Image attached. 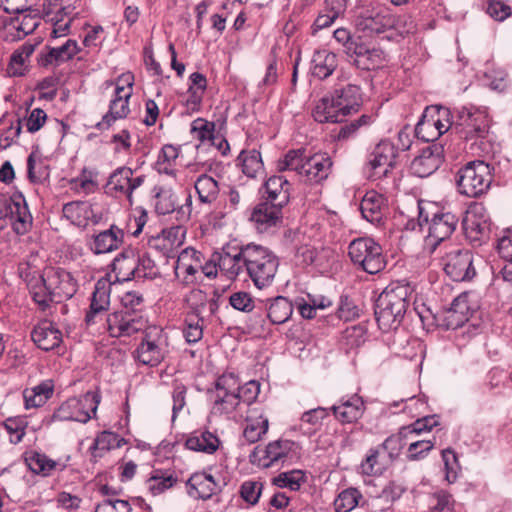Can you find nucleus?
<instances>
[{
    "instance_id": "58836bf2",
    "label": "nucleus",
    "mask_w": 512,
    "mask_h": 512,
    "mask_svg": "<svg viewBox=\"0 0 512 512\" xmlns=\"http://www.w3.org/2000/svg\"><path fill=\"white\" fill-rule=\"evenodd\" d=\"M267 317L272 324L287 322L293 313L292 303L283 296H277L266 301Z\"/></svg>"
},
{
    "instance_id": "603ef678",
    "label": "nucleus",
    "mask_w": 512,
    "mask_h": 512,
    "mask_svg": "<svg viewBox=\"0 0 512 512\" xmlns=\"http://www.w3.org/2000/svg\"><path fill=\"white\" fill-rule=\"evenodd\" d=\"M185 301L190 309L187 316H194L195 318L203 317L208 304L207 294L200 289L191 290L185 298Z\"/></svg>"
},
{
    "instance_id": "37998d69",
    "label": "nucleus",
    "mask_w": 512,
    "mask_h": 512,
    "mask_svg": "<svg viewBox=\"0 0 512 512\" xmlns=\"http://www.w3.org/2000/svg\"><path fill=\"white\" fill-rule=\"evenodd\" d=\"M200 202L211 204L216 201L220 188L217 180L207 174L200 175L194 183Z\"/></svg>"
},
{
    "instance_id": "13d9d810",
    "label": "nucleus",
    "mask_w": 512,
    "mask_h": 512,
    "mask_svg": "<svg viewBox=\"0 0 512 512\" xmlns=\"http://www.w3.org/2000/svg\"><path fill=\"white\" fill-rule=\"evenodd\" d=\"M204 317L195 318L187 316L185 320V328L183 330L184 337L188 343H196L203 337Z\"/></svg>"
},
{
    "instance_id": "b1692460",
    "label": "nucleus",
    "mask_w": 512,
    "mask_h": 512,
    "mask_svg": "<svg viewBox=\"0 0 512 512\" xmlns=\"http://www.w3.org/2000/svg\"><path fill=\"white\" fill-rule=\"evenodd\" d=\"M110 293L111 283L109 281L100 279L96 282L89 310L85 316V322L88 326L102 320L110 306Z\"/></svg>"
},
{
    "instance_id": "dca6fc26",
    "label": "nucleus",
    "mask_w": 512,
    "mask_h": 512,
    "mask_svg": "<svg viewBox=\"0 0 512 512\" xmlns=\"http://www.w3.org/2000/svg\"><path fill=\"white\" fill-rule=\"evenodd\" d=\"M107 331L111 337L131 336L147 326L144 315L129 314L126 310L110 313L106 317Z\"/></svg>"
},
{
    "instance_id": "69168bd1",
    "label": "nucleus",
    "mask_w": 512,
    "mask_h": 512,
    "mask_svg": "<svg viewBox=\"0 0 512 512\" xmlns=\"http://www.w3.org/2000/svg\"><path fill=\"white\" fill-rule=\"evenodd\" d=\"M303 481L304 474L300 470L281 473L274 478L275 485L278 487H289L291 490H298Z\"/></svg>"
},
{
    "instance_id": "774afa93",
    "label": "nucleus",
    "mask_w": 512,
    "mask_h": 512,
    "mask_svg": "<svg viewBox=\"0 0 512 512\" xmlns=\"http://www.w3.org/2000/svg\"><path fill=\"white\" fill-rule=\"evenodd\" d=\"M263 484L258 481H245L240 488V494L244 501L255 505L262 493Z\"/></svg>"
},
{
    "instance_id": "473e14b6",
    "label": "nucleus",
    "mask_w": 512,
    "mask_h": 512,
    "mask_svg": "<svg viewBox=\"0 0 512 512\" xmlns=\"http://www.w3.org/2000/svg\"><path fill=\"white\" fill-rule=\"evenodd\" d=\"M266 201L276 206L284 207L290 200L291 183L281 175H274L268 178L264 184Z\"/></svg>"
},
{
    "instance_id": "4d7b16f0",
    "label": "nucleus",
    "mask_w": 512,
    "mask_h": 512,
    "mask_svg": "<svg viewBox=\"0 0 512 512\" xmlns=\"http://www.w3.org/2000/svg\"><path fill=\"white\" fill-rule=\"evenodd\" d=\"M27 424L26 419L22 416L10 417L3 422V427L8 433L11 443L17 444L22 441Z\"/></svg>"
},
{
    "instance_id": "a18cd8bd",
    "label": "nucleus",
    "mask_w": 512,
    "mask_h": 512,
    "mask_svg": "<svg viewBox=\"0 0 512 512\" xmlns=\"http://www.w3.org/2000/svg\"><path fill=\"white\" fill-rule=\"evenodd\" d=\"M242 172L249 178H255L263 173L261 153L256 149L242 150L238 156Z\"/></svg>"
},
{
    "instance_id": "79ce46f5",
    "label": "nucleus",
    "mask_w": 512,
    "mask_h": 512,
    "mask_svg": "<svg viewBox=\"0 0 512 512\" xmlns=\"http://www.w3.org/2000/svg\"><path fill=\"white\" fill-rule=\"evenodd\" d=\"M337 67L336 54L321 50L314 53L312 58V74L319 78L325 79L329 77Z\"/></svg>"
},
{
    "instance_id": "9b49d317",
    "label": "nucleus",
    "mask_w": 512,
    "mask_h": 512,
    "mask_svg": "<svg viewBox=\"0 0 512 512\" xmlns=\"http://www.w3.org/2000/svg\"><path fill=\"white\" fill-rule=\"evenodd\" d=\"M167 336L160 327L149 326L144 329V337L135 350V358L151 367L160 364L167 354Z\"/></svg>"
},
{
    "instance_id": "39448f33",
    "label": "nucleus",
    "mask_w": 512,
    "mask_h": 512,
    "mask_svg": "<svg viewBox=\"0 0 512 512\" xmlns=\"http://www.w3.org/2000/svg\"><path fill=\"white\" fill-rule=\"evenodd\" d=\"M243 257L246 271L257 288L272 284L279 266V260L272 251L260 245L248 244Z\"/></svg>"
},
{
    "instance_id": "6ab92c4d",
    "label": "nucleus",
    "mask_w": 512,
    "mask_h": 512,
    "mask_svg": "<svg viewBox=\"0 0 512 512\" xmlns=\"http://www.w3.org/2000/svg\"><path fill=\"white\" fill-rule=\"evenodd\" d=\"M145 175H135L134 171L126 166L117 168L109 177L107 187L110 191L126 196L130 204L133 203V193L145 182Z\"/></svg>"
},
{
    "instance_id": "e2e57ef3",
    "label": "nucleus",
    "mask_w": 512,
    "mask_h": 512,
    "mask_svg": "<svg viewBox=\"0 0 512 512\" xmlns=\"http://www.w3.org/2000/svg\"><path fill=\"white\" fill-rule=\"evenodd\" d=\"M28 177L32 182H39L46 177V167L39 155L31 152L27 159Z\"/></svg>"
},
{
    "instance_id": "423d86ee",
    "label": "nucleus",
    "mask_w": 512,
    "mask_h": 512,
    "mask_svg": "<svg viewBox=\"0 0 512 512\" xmlns=\"http://www.w3.org/2000/svg\"><path fill=\"white\" fill-rule=\"evenodd\" d=\"M454 127L461 138L469 140L486 139L490 130V118L485 109L463 106L455 110Z\"/></svg>"
},
{
    "instance_id": "ea45409f",
    "label": "nucleus",
    "mask_w": 512,
    "mask_h": 512,
    "mask_svg": "<svg viewBox=\"0 0 512 512\" xmlns=\"http://www.w3.org/2000/svg\"><path fill=\"white\" fill-rule=\"evenodd\" d=\"M178 481L171 470L155 469L146 481V487L153 496H157L172 488Z\"/></svg>"
},
{
    "instance_id": "f3484780",
    "label": "nucleus",
    "mask_w": 512,
    "mask_h": 512,
    "mask_svg": "<svg viewBox=\"0 0 512 512\" xmlns=\"http://www.w3.org/2000/svg\"><path fill=\"white\" fill-rule=\"evenodd\" d=\"M445 273L453 281H466L472 279L476 272L473 266V254L466 249H455L448 252L443 258Z\"/></svg>"
},
{
    "instance_id": "bf43d9fd",
    "label": "nucleus",
    "mask_w": 512,
    "mask_h": 512,
    "mask_svg": "<svg viewBox=\"0 0 512 512\" xmlns=\"http://www.w3.org/2000/svg\"><path fill=\"white\" fill-rule=\"evenodd\" d=\"M407 431L404 432V427L400 429L397 434L389 436L382 444V447L387 451L391 460L396 459L405 445L404 439L408 437Z\"/></svg>"
},
{
    "instance_id": "e433bc0d",
    "label": "nucleus",
    "mask_w": 512,
    "mask_h": 512,
    "mask_svg": "<svg viewBox=\"0 0 512 512\" xmlns=\"http://www.w3.org/2000/svg\"><path fill=\"white\" fill-rule=\"evenodd\" d=\"M384 206L385 198L376 191H369L361 201L360 210L367 221L379 224L383 219Z\"/></svg>"
},
{
    "instance_id": "5fc2aeb1",
    "label": "nucleus",
    "mask_w": 512,
    "mask_h": 512,
    "mask_svg": "<svg viewBox=\"0 0 512 512\" xmlns=\"http://www.w3.org/2000/svg\"><path fill=\"white\" fill-rule=\"evenodd\" d=\"M214 131L215 124L203 118H197L191 124V133L200 142L210 141L215 144L217 136H215Z\"/></svg>"
},
{
    "instance_id": "a19ab883",
    "label": "nucleus",
    "mask_w": 512,
    "mask_h": 512,
    "mask_svg": "<svg viewBox=\"0 0 512 512\" xmlns=\"http://www.w3.org/2000/svg\"><path fill=\"white\" fill-rule=\"evenodd\" d=\"M219 444L218 437L209 431H195L185 442L188 449L207 454H213L218 449Z\"/></svg>"
},
{
    "instance_id": "8fccbe9b",
    "label": "nucleus",
    "mask_w": 512,
    "mask_h": 512,
    "mask_svg": "<svg viewBox=\"0 0 512 512\" xmlns=\"http://www.w3.org/2000/svg\"><path fill=\"white\" fill-rule=\"evenodd\" d=\"M70 189L73 190L77 194L89 195L94 193L98 187V183L95 179V176L84 169L82 173L71 179Z\"/></svg>"
},
{
    "instance_id": "393cba45",
    "label": "nucleus",
    "mask_w": 512,
    "mask_h": 512,
    "mask_svg": "<svg viewBox=\"0 0 512 512\" xmlns=\"http://www.w3.org/2000/svg\"><path fill=\"white\" fill-rule=\"evenodd\" d=\"M202 268V254L194 248L187 247L178 255L174 270L175 275L185 284L196 281V275Z\"/></svg>"
},
{
    "instance_id": "f704fd0d",
    "label": "nucleus",
    "mask_w": 512,
    "mask_h": 512,
    "mask_svg": "<svg viewBox=\"0 0 512 512\" xmlns=\"http://www.w3.org/2000/svg\"><path fill=\"white\" fill-rule=\"evenodd\" d=\"M268 427V418L257 409H251L245 420L243 438L249 444L256 443L267 433Z\"/></svg>"
},
{
    "instance_id": "72a5a7b5",
    "label": "nucleus",
    "mask_w": 512,
    "mask_h": 512,
    "mask_svg": "<svg viewBox=\"0 0 512 512\" xmlns=\"http://www.w3.org/2000/svg\"><path fill=\"white\" fill-rule=\"evenodd\" d=\"M188 494L191 497L207 500L218 490V484L211 474L197 472L187 480Z\"/></svg>"
},
{
    "instance_id": "7ed1b4c3",
    "label": "nucleus",
    "mask_w": 512,
    "mask_h": 512,
    "mask_svg": "<svg viewBox=\"0 0 512 512\" xmlns=\"http://www.w3.org/2000/svg\"><path fill=\"white\" fill-rule=\"evenodd\" d=\"M362 105L360 86L347 83L334 89L329 97L321 98L312 115L319 123H340Z\"/></svg>"
},
{
    "instance_id": "9d476101",
    "label": "nucleus",
    "mask_w": 512,
    "mask_h": 512,
    "mask_svg": "<svg viewBox=\"0 0 512 512\" xmlns=\"http://www.w3.org/2000/svg\"><path fill=\"white\" fill-rule=\"evenodd\" d=\"M236 389H238V376L234 373H224L217 378L214 389L209 391L212 415H227L236 410L240 405Z\"/></svg>"
},
{
    "instance_id": "2eb2a0df",
    "label": "nucleus",
    "mask_w": 512,
    "mask_h": 512,
    "mask_svg": "<svg viewBox=\"0 0 512 512\" xmlns=\"http://www.w3.org/2000/svg\"><path fill=\"white\" fill-rule=\"evenodd\" d=\"M398 149L389 140L381 141L370 153L365 171L370 180H379L387 177L396 164Z\"/></svg>"
},
{
    "instance_id": "0eeeda50",
    "label": "nucleus",
    "mask_w": 512,
    "mask_h": 512,
    "mask_svg": "<svg viewBox=\"0 0 512 512\" xmlns=\"http://www.w3.org/2000/svg\"><path fill=\"white\" fill-rule=\"evenodd\" d=\"M456 182L461 194L473 198L479 197L491 185V168L481 160L469 162L457 172Z\"/></svg>"
},
{
    "instance_id": "4468645a",
    "label": "nucleus",
    "mask_w": 512,
    "mask_h": 512,
    "mask_svg": "<svg viewBox=\"0 0 512 512\" xmlns=\"http://www.w3.org/2000/svg\"><path fill=\"white\" fill-rule=\"evenodd\" d=\"M9 219L17 234L28 231L32 216L22 195L14 197L0 193V220Z\"/></svg>"
},
{
    "instance_id": "c03bdc74",
    "label": "nucleus",
    "mask_w": 512,
    "mask_h": 512,
    "mask_svg": "<svg viewBox=\"0 0 512 512\" xmlns=\"http://www.w3.org/2000/svg\"><path fill=\"white\" fill-rule=\"evenodd\" d=\"M79 51L75 40L68 39L59 47L49 48L46 54H43L41 62L43 65L64 62L71 59Z\"/></svg>"
},
{
    "instance_id": "a878e982",
    "label": "nucleus",
    "mask_w": 512,
    "mask_h": 512,
    "mask_svg": "<svg viewBox=\"0 0 512 512\" xmlns=\"http://www.w3.org/2000/svg\"><path fill=\"white\" fill-rule=\"evenodd\" d=\"M63 216L72 224L78 227L97 224L102 216L96 211L93 204L87 201H72L66 203L62 208Z\"/></svg>"
},
{
    "instance_id": "f257e3e1",
    "label": "nucleus",
    "mask_w": 512,
    "mask_h": 512,
    "mask_svg": "<svg viewBox=\"0 0 512 512\" xmlns=\"http://www.w3.org/2000/svg\"><path fill=\"white\" fill-rule=\"evenodd\" d=\"M33 301L42 311L50 304L60 303L72 298L78 289L77 280L63 268L46 267L42 273L37 271H21Z\"/></svg>"
},
{
    "instance_id": "09e8293b",
    "label": "nucleus",
    "mask_w": 512,
    "mask_h": 512,
    "mask_svg": "<svg viewBox=\"0 0 512 512\" xmlns=\"http://www.w3.org/2000/svg\"><path fill=\"white\" fill-rule=\"evenodd\" d=\"M454 119L455 112L451 114L449 109L440 108L438 110V118L436 120L419 123L417 125L416 131L418 134H420L424 128L429 129L434 127L437 130L435 136L438 137L447 132L451 127H454Z\"/></svg>"
},
{
    "instance_id": "20e7f679",
    "label": "nucleus",
    "mask_w": 512,
    "mask_h": 512,
    "mask_svg": "<svg viewBox=\"0 0 512 512\" xmlns=\"http://www.w3.org/2000/svg\"><path fill=\"white\" fill-rule=\"evenodd\" d=\"M412 288L408 283H391L376 301L375 316L379 328L387 332L402 322L409 306Z\"/></svg>"
},
{
    "instance_id": "a211bd4d",
    "label": "nucleus",
    "mask_w": 512,
    "mask_h": 512,
    "mask_svg": "<svg viewBox=\"0 0 512 512\" xmlns=\"http://www.w3.org/2000/svg\"><path fill=\"white\" fill-rule=\"evenodd\" d=\"M462 227L467 240L473 245H481L489 238L490 222L482 207H472L462 221Z\"/></svg>"
},
{
    "instance_id": "680f3d73",
    "label": "nucleus",
    "mask_w": 512,
    "mask_h": 512,
    "mask_svg": "<svg viewBox=\"0 0 512 512\" xmlns=\"http://www.w3.org/2000/svg\"><path fill=\"white\" fill-rule=\"evenodd\" d=\"M486 13L495 21L502 22L512 14V8L501 0H487Z\"/></svg>"
},
{
    "instance_id": "338daca9",
    "label": "nucleus",
    "mask_w": 512,
    "mask_h": 512,
    "mask_svg": "<svg viewBox=\"0 0 512 512\" xmlns=\"http://www.w3.org/2000/svg\"><path fill=\"white\" fill-rule=\"evenodd\" d=\"M132 508L128 501L115 498H107L99 502L94 512H131Z\"/></svg>"
},
{
    "instance_id": "de8ad7c7",
    "label": "nucleus",
    "mask_w": 512,
    "mask_h": 512,
    "mask_svg": "<svg viewBox=\"0 0 512 512\" xmlns=\"http://www.w3.org/2000/svg\"><path fill=\"white\" fill-rule=\"evenodd\" d=\"M25 462L28 468L35 474L48 476L59 465L56 461L48 458L45 454L32 451L27 453Z\"/></svg>"
},
{
    "instance_id": "ddd939ff",
    "label": "nucleus",
    "mask_w": 512,
    "mask_h": 512,
    "mask_svg": "<svg viewBox=\"0 0 512 512\" xmlns=\"http://www.w3.org/2000/svg\"><path fill=\"white\" fill-rule=\"evenodd\" d=\"M459 216L451 211H438L433 214L428 222V235L425 238L424 248L429 253H433L437 246L450 238L459 224Z\"/></svg>"
},
{
    "instance_id": "f03ea898",
    "label": "nucleus",
    "mask_w": 512,
    "mask_h": 512,
    "mask_svg": "<svg viewBox=\"0 0 512 512\" xmlns=\"http://www.w3.org/2000/svg\"><path fill=\"white\" fill-rule=\"evenodd\" d=\"M333 161L329 154L317 152L306 155L302 149L289 150L278 160L279 172L293 171L300 181L315 185L325 181L332 171Z\"/></svg>"
},
{
    "instance_id": "c756f323",
    "label": "nucleus",
    "mask_w": 512,
    "mask_h": 512,
    "mask_svg": "<svg viewBox=\"0 0 512 512\" xmlns=\"http://www.w3.org/2000/svg\"><path fill=\"white\" fill-rule=\"evenodd\" d=\"M31 338L40 349L49 351L60 346L63 335L54 322L43 320L34 327Z\"/></svg>"
},
{
    "instance_id": "6e6d98bb",
    "label": "nucleus",
    "mask_w": 512,
    "mask_h": 512,
    "mask_svg": "<svg viewBox=\"0 0 512 512\" xmlns=\"http://www.w3.org/2000/svg\"><path fill=\"white\" fill-rule=\"evenodd\" d=\"M158 275V268L147 253L136 255L135 279H155Z\"/></svg>"
},
{
    "instance_id": "3c124183",
    "label": "nucleus",
    "mask_w": 512,
    "mask_h": 512,
    "mask_svg": "<svg viewBox=\"0 0 512 512\" xmlns=\"http://www.w3.org/2000/svg\"><path fill=\"white\" fill-rule=\"evenodd\" d=\"M385 62L384 52L376 47H369L367 52L360 59L354 60L357 68L362 70H374L383 65Z\"/></svg>"
},
{
    "instance_id": "1a4fd4ad",
    "label": "nucleus",
    "mask_w": 512,
    "mask_h": 512,
    "mask_svg": "<svg viewBox=\"0 0 512 512\" xmlns=\"http://www.w3.org/2000/svg\"><path fill=\"white\" fill-rule=\"evenodd\" d=\"M100 399V395L92 391L80 397L69 398L54 412L53 419L87 423L92 416H95Z\"/></svg>"
},
{
    "instance_id": "4c0bfd02",
    "label": "nucleus",
    "mask_w": 512,
    "mask_h": 512,
    "mask_svg": "<svg viewBox=\"0 0 512 512\" xmlns=\"http://www.w3.org/2000/svg\"><path fill=\"white\" fill-rule=\"evenodd\" d=\"M136 253L133 249H124L112 262V272L119 282L135 279Z\"/></svg>"
},
{
    "instance_id": "0e129e2a",
    "label": "nucleus",
    "mask_w": 512,
    "mask_h": 512,
    "mask_svg": "<svg viewBox=\"0 0 512 512\" xmlns=\"http://www.w3.org/2000/svg\"><path fill=\"white\" fill-rule=\"evenodd\" d=\"M121 304V310H126L129 314L143 315V297L140 293L135 291L126 292L121 298Z\"/></svg>"
},
{
    "instance_id": "052dcab7",
    "label": "nucleus",
    "mask_w": 512,
    "mask_h": 512,
    "mask_svg": "<svg viewBox=\"0 0 512 512\" xmlns=\"http://www.w3.org/2000/svg\"><path fill=\"white\" fill-rule=\"evenodd\" d=\"M260 393V383L255 380H250L246 382L244 385H240V380L238 379V389H236V395L239 399L240 403H245L247 405L252 404L258 397Z\"/></svg>"
},
{
    "instance_id": "bb28decb",
    "label": "nucleus",
    "mask_w": 512,
    "mask_h": 512,
    "mask_svg": "<svg viewBox=\"0 0 512 512\" xmlns=\"http://www.w3.org/2000/svg\"><path fill=\"white\" fill-rule=\"evenodd\" d=\"M335 418L342 424H351L358 421L364 414L365 404L363 399L353 394L344 396L330 408Z\"/></svg>"
},
{
    "instance_id": "49530a36",
    "label": "nucleus",
    "mask_w": 512,
    "mask_h": 512,
    "mask_svg": "<svg viewBox=\"0 0 512 512\" xmlns=\"http://www.w3.org/2000/svg\"><path fill=\"white\" fill-rule=\"evenodd\" d=\"M18 16L12 18L9 27L16 31L14 39H21L32 33L40 24V19L31 12L17 13Z\"/></svg>"
},
{
    "instance_id": "7c9ffc66",
    "label": "nucleus",
    "mask_w": 512,
    "mask_h": 512,
    "mask_svg": "<svg viewBox=\"0 0 512 512\" xmlns=\"http://www.w3.org/2000/svg\"><path fill=\"white\" fill-rule=\"evenodd\" d=\"M185 234L186 229L182 225L172 226L164 229L160 235L153 237L149 241V245L169 257L174 250L183 245Z\"/></svg>"
},
{
    "instance_id": "c9c22d12",
    "label": "nucleus",
    "mask_w": 512,
    "mask_h": 512,
    "mask_svg": "<svg viewBox=\"0 0 512 512\" xmlns=\"http://www.w3.org/2000/svg\"><path fill=\"white\" fill-rule=\"evenodd\" d=\"M124 232L122 229L112 225L109 229L94 236L92 251L95 254L108 253L116 250L123 242Z\"/></svg>"
},
{
    "instance_id": "6e6552de",
    "label": "nucleus",
    "mask_w": 512,
    "mask_h": 512,
    "mask_svg": "<svg viewBox=\"0 0 512 512\" xmlns=\"http://www.w3.org/2000/svg\"><path fill=\"white\" fill-rule=\"evenodd\" d=\"M348 254L353 264L369 274H377L386 266L382 247L369 237L354 239L349 244Z\"/></svg>"
},
{
    "instance_id": "5701e85b",
    "label": "nucleus",
    "mask_w": 512,
    "mask_h": 512,
    "mask_svg": "<svg viewBox=\"0 0 512 512\" xmlns=\"http://www.w3.org/2000/svg\"><path fill=\"white\" fill-rule=\"evenodd\" d=\"M177 195L171 190L160 188L155 196V210L157 213L166 215L172 212L176 213V219L185 222L191 215L192 198L188 195L185 203L176 209Z\"/></svg>"
},
{
    "instance_id": "aec40b11",
    "label": "nucleus",
    "mask_w": 512,
    "mask_h": 512,
    "mask_svg": "<svg viewBox=\"0 0 512 512\" xmlns=\"http://www.w3.org/2000/svg\"><path fill=\"white\" fill-rule=\"evenodd\" d=\"M76 5L69 4H43V16L53 25L52 37L66 36L74 19Z\"/></svg>"
},
{
    "instance_id": "f8f14e48",
    "label": "nucleus",
    "mask_w": 512,
    "mask_h": 512,
    "mask_svg": "<svg viewBox=\"0 0 512 512\" xmlns=\"http://www.w3.org/2000/svg\"><path fill=\"white\" fill-rule=\"evenodd\" d=\"M133 80L134 77L130 73L123 74L119 77L114 97L109 104V110L96 125L98 129H108L116 120L128 116L130 112L129 99L132 96Z\"/></svg>"
},
{
    "instance_id": "cd10ccee",
    "label": "nucleus",
    "mask_w": 512,
    "mask_h": 512,
    "mask_svg": "<svg viewBox=\"0 0 512 512\" xmlns=\"http://www.w3.org/2000/svg\"><path fill=\"white\" fill-rule=\"evenodd\" d=\"M393 24L392 15L382 8L367 10L356 20L357 29L369 34H380Z\"/></svg>"
},
{
    "instance_id": "2f4dec72",
    "label": "nucleus",
    "mask_w": 512,
    "mask_h": 512,
    "mask_svg": "<svg viewBox=\"0 0 512 512\" xmlns=\"http://www.w3.org/2000/svg\"><path fill=\"white\" fill-rule=\"evenodd\" d=\"M282 209V207L265 200L254 208L250 219L260 232H264L281 221Z\"/></svg>"
},
{
    "instance_id": "c85d7f7f",
    "label": "nucleus",
    "mask_w": 512,
    "mask_h": 512,
    "mask_svg": "<svg viewBox=\"0 0 512 512\" xmlns=\"http://www.w3.org/2000/svg\"><path fill=\"white\" fill-rule=\"evenodd\" d=\"M245 251L246 246L242 248L228 246L217 254L214 261H217V266L228 279H235L243 268L246 269V262L243 257Z\"/></svg>"
},
{
    "instance_id": "412c9836",
    "label": "nucleus",
    "mask_w": 512,
    "mask_h": 512,
    "mask_svg": "<svg viewBox=\"0 0 512 512\" xmlns=\"http://www.w3.org/2000/svg\"><path fill=\"white\" fill-rule=\"evenodd\" d=\"M444 160V147L440 143H432L423 148L411 163L412 173L420 178L433 174Z\"/></svg>"
},
{
    "instance_id": "864d4df0",
    "label": "nucleus",
    "mask_w": 512,
    "mask_h": 512,
    "mask_svg": "<svg viewBox=\"0 0 512 512\" xmlns=\"http://www.w3.org/2000/svg\"><path fill=\"white\" fill-rule=\"evenodd\" d=\"M362 497L359 490L356 488H348L339 493L334 500L335 512H350L352 511Z\"/></svg>"
},
{
    "instance_id": "4be33fe9",
    "label": "nucleus",
    "mask_w": 512,
    "mask_h": 512,
    "mask_svg": "<svg viewBox=\"0 0 512 512\" xmlns=\"http://www.w3.org/2000/svg\"><path fill=\"white\" fill-rule=\"evenodd\" d=\"M294 447V442L290 440H276L268 443L265 449L255 447L250 454V461L259 466L268 468L276 462L287 458Z\"/></svg>"
}]
</instances>
